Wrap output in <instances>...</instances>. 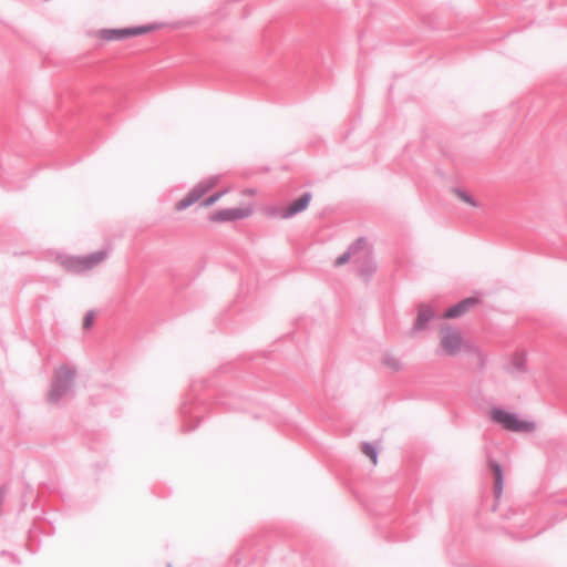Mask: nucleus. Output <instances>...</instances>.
Wrapping results in <instances>:
<instances>
[{"label": "nucleus", "instance_id": "f257e3e1", "mask_svg": "<svg viewBox=\"0 0 567 567\" xmlns=\"http://www.w3.org/2000/svg\"><path fill=\"white\" fill-rule=\"evenodd\" d=\"M76 378L78 368L74 364H60L54 370L50 383V389L48 392V402L50 404H58L63 398L74 395Z\"/></svg>", "mask_w": 567, "mask_h": 567}, {"label": "nucleus", "instance_id": "f03ea898", "mask_svg": "<svg viewBox=\"0 0 567 567\" xmlns=\"http://www.w3.org/2000/svg\"><path fill=\"white\" fill-rule=\"evenodd\" d=\"M489 419L504 430L514 433H530L536 427L534 422L522 420L515 412H509L502 406L492 408Z\"/></svg>", "mask_w": 567, "mask_h": 567}, {"label": "nucleus", "instance_id": "7ed1b4c3", "mask_svg": "<svg viewBox=\"0 0 567 567\" xmlns=\"http://www.w3.org/2000/svg\"><path fill=\"white\" fill-rule=\"evenodd\" d=\"M155 29L156 24H144L122 29H101L99 31V35L104 41H116L124 40L130 37L142 35Z\"/></svg>", "mask_w": 567, "mask_h": 567}, {"label": "nucleus", "instance_id": "20e7f679", "mask_svg": "<svg viewBox=\"0 0 567 567\" xmlns=\"http://www.w3.org/2000/svg\"><path fill=\"white\" fill-rule=\"evenodd\" d=\"M218 182L217 176H212L205 181L196 184L192 190L179 202L176 203L175 209L178 212L185 210L199 200L209 189L215 187Z\"/></svg>", "mask_w": 567, "mask_h": 567}, {"label": "nucleus", "instance_id": "39448f33", "mask_svg": "<svg viewBox=\"0 0 567 567\" xmlns=\"http://www.w3.org/2000/svg\"><path fill=\"white\" fill-rule=\"evenodd\" d=\"M466 343L461 332L452 327H444L441 329V348L445 354L455 357L461 349H466Z\"/></svg>", "mask_w": 567, "mask_h": 567}, {"label": "nucleus", "instance_id": "423d86ee", "mask_svg": "<svg viewBox=\"0 0 567 567\" xmlns=\"http://www.w3.org/2000/svg\"><path fill=\"white\" fill-rule=\"evenodd\" d=\"M354 265L357 266V275L365 282L372 278L377 270V264L372 257L371 250L368 245L355 257Z\"/></svg>", "mask_w": 567, "mask_h": 567}, {"label": "nucleus", "instance_id": "0eeeda50", "mask_svg": "<svg viewBox=\"0 0 567 567\" xmlns=\"http://www.w3.org/2000/svg\"><path fill=\"white\" fill-rule=\"evenodd\" d=\"M198 408L199 406L193 402L190 396L181 404L179 413L185 432H190L198 426L200 417L198 414L193 415V413L197 412Z\"/></svg>", "mask_w": 567, "mask_h": 567}, {"label": "nucleus", "instance_id": "6e6552de", "mask_svg": "<svg viewBox=\"0 0 567 567\" xmlns=\"http://www.w3.org/2000/svg\"><path fill=\"white\" fill-rule=\"evenodd\" d=\"M250 214H251V210L249 208H240V207L224 208V209H219V210L213 213L209 216V220L216 221V223H228V221L247 218L250 216Z\"/></svg>", "mask_w": 567, "mask_h": 567}, {"label": "nucleus", "instance_id": "1a4fd4ad", "mask_svg": "<svg viewBox=\"0 0 567 567\" xmlns=\"http://www.w3.org/2000/svg\"><path fill=\"white\" fill-rule=\"evenodd\" d=\"M312 199L310 192H305L299 198L292 200L286 208L280 213L282 219H290L297 214L306 210Z\"/></svg>", "mask_w": 567, "mask_h": 567}, {"label": "nucleus", "instance_id": "9d476101", "mask_svg": "<svg viewBox=\"0 0 567 567\" xmlns=\"http://www.w3.org/2000/svg\"><path fill=\"white\" fill-rule=\"evenodd\" d=\"M417 308H419V313H417V317L411 328L412 334H416L421 331L426 330L429 327V323L435 317V312L431 306H427L425 303H420Z\"/></svg>", "mask_w": 567, "mask_h": 567}, {"label": "nucleus", "instance_id": "9b49d317", "mask_svg": "<svg viewBox=\"0 0 567 567\" xmlns=\"http://www.w3.org/2000/svg\"><path fill=\"white\" fill-rule=\"evenodd\" d=\"M481 302L478 297L471 296L467 298L462 299L454 306L450 307L444 313L443 318L445 319H455L460 318L464 313H466L470 309H472L474 306L478 305Z\"/></svg>", "mask_w": 567, "mask_h": 567}, {"label": "nucleus", "instance_id": "f8f14e48", "mask_svg": "<svg viewBox=\"0 0 567 567\" xmlns=\"http://www.w3.org/2000/svg\"><path fill=\"white\" fill-rule=\"evenodd\" d=\"M367 246V239L364 237L357 238L348 249L334 260V266L340 267L349 262L351 259L354 262L355 257Z\"/></svg>", "mask_w": 567, "mask_h": 567}, {"label": "nucleus", "instance_id": "ddd939ff", "mask_svg": "<svg viewBox=\"0 0 567 567\" xmlns=\"http://www.w3.org/2000/svg\"><path fill=\"white\" fill-rule=\"evenodd\" d=\"M58 261L65 270L71 272L81 274L87 270L83 256L60 255Z\"/></svg>", "mask_w": 567, "mask_h": 567}, {"label": "nucleus", "instance_id": "4468645a", "mask_svg": "<svg viewBox=\"0 0 567 567\" xmlns=\"http://www.w3.org/2000/svg\"><path fill=\"white\" fill-rule=\"evenodd\" d=\"M506 370L509 374H513V375L526 373L528 371L526 353L525 352L514 353L511 359V363L506 368Z\"/></svg>", "mask_w": 567, "mask_h": 567}, {"label": "nucleus", "instance_id": "2eb2a0df", "mask_svg": "<svg viewBox=\"0 0 567 567\" xmlns=\"http://www.w3.org/2000/svg\"><path fill=\"white\" fill-rule=\"evenodd\" d=\"M488 466L492 470L494 477H495V485H494L495 497L499 498L503 493V483H504L502 465L497 461L489 458Z\"/></svg>", "mask_w": 567, "mask_h": 567}, {"label": "nucleus", "instance_id": "dca6fc26", "mask_svg": "<svg viewBox=\"0 0 567 567\" xmlns=\"http://www.w3.org/2000/svg\"><path fill=\"white\" fill-rule=\"evenodd\" d=\"M83 257H84V264L87 265V270H89V269L93 268L94 266L99 265L100 262H102L107 257V252L105 250H97V251L90 254L89 256H83Z\"/></svg>", "mask_w": 567, "mask_h": 567}, {"label": "nucleus", "instance_id": "f3484780", "mask_svg": "<svg viewBox=\"0 0 567 567\" xmlns=\"http://www.w3.org/2000/svg\"><path fill=\"white\" fill-rule=\"evenodd\" d=\"M218 403L224 405L226 408V410H228V411H237V410L246 409L241 399H238V398L227 399V398L221 396L219 399Z\"/></svg>", "mask_w": 567, "mask_h": 567}, {"label": "nucleus", "instance_id": "a211bd4d", "mask_svg": "<svg viewBox=\"0 0 567 567\" xmlns=\"http://www.w3.org/2000/svg\"><path fill=\"white\" fill-rule=\"evenodd\" d=\"M466 349L472 352L473 354H475L476 359H477V365H478V369L482 371L485 369L486 367V363H487V355L481 350L478 349L477 347H475L474 344H471V346H466Z\"/></svg>", "mask_w": 567, "mask_h": 567}, {"label": "nucleus", "instance_id": "6ab92c4d", "mask_svg": "<svg viewBox=\"0 0 567 567\" xmlns=\"http://www.w3.org/2000/svg\"><path fill=\"white\" fill-rule=\"evenodd\" d=\"M362 453L367 455L374 465L378 463V451L377 447L370 442L362 443Z\"/></svg>", "mask_w": 567, "mask_h": 567}, {"label": "nucleus", "instance_id": "aec40b11", "mask_svg": "<svg viewBox=\"0 0 567 567\" xmlns=\"http://www.w3.org/2000/svg\"><path fill=\"white\" fill-rule=\"evenodd\" d=\"M383 364L392 369L393 371H399L402 367L400 359L394 357L391 353H385L383 358Z\"/></svg>", "mask_w": 567, "mask_h": 567}, {"label": "nucleus", "instance_id": "412c9836", "mask_svg": "<svg viewBox=\"0 0 567 567\" xmlns=\"http://www.w3.org/2000/svg\"><path fill=\"white\" fill-rule=\"evenodd\" d=\"M453 192L465 203L470 204L471 206L473 207H477L478 206V203L476 202V199L470 195L468 193H466L465 190L461 189V188H453Z\"/></svg>", "mask_w": 567, "mask_h": 567}, {"label": "nucleus", "instance_id": "4be33fe9", "mask_svg": "<svg viewBox=\"0 0 567 567\" xmlns=\"http://www.w3.org/2000/svg\"><path fill=\"white\" fill-rule=\"evenodd\" d=\"M225 190L216 192L200 202L202 207H209L216 204L225 194Z\"/></svg>", "mask_w": 567, "mask_h": 567}, {"label": "nucleus", "instance_id": "5701e85b", "mask_svg": "<svg viewBox=\"0 0 567 567\" xmlns=\"http://www.w3.org/2000/svg\"><path fill=\"white\" fill-rule=\"evenodd\" d=\"M93 320H94V311L93 310H90L85 317H84V320H83V328L84 329H89L92 327L93 324Z\"/></svg>", "mask_w": 567, "mask_h": 567}, {"label": "nucleus", "instance_id": "b1692460", "mask_svg": "<svg viewBox=\"0 0 567 567\" xmlns=\"http://www.w3.org/2000/svg\"><path fill=\"white\" fill-rule=\"evenodd\" d=\"M0 555H1V556H8V557L11 559V561H12L13 564H17V565H19V564H20V560H19V558L17 557V555H14V554H12V553H9V551H6V550H2V551L0 553Z\"/></svg>", "mask_w": 567, "mask_h": 567}, {"label": "nucleus", "instance_id": "393cba45", "mask_svg": "<svg viewBox=\"0 0 567 567\" xmlns=\"http://www.w3.org/2000/svg\"><path fill=\"white\" fill-rule=\"evenodd\" d=\"M240 559L238 557H235V563L239 564Z\"/></svg>", "mask_w": 567, "mask_h": 567}]
</instances>
